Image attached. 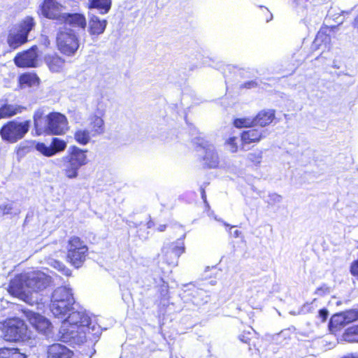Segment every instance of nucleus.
<instances>
[{
	"instance_id": "5701e85b",
	"label": "nucleus",
	"mask_w": 358,
	"mask_h": 358,
	"mask_svg": "<svg viewBox=\"0 0 358 358\" xmlns=\"http://www.w3.org/2000/svg\"><path fill=\"white\" fill-rule=\"evenodd\" d=\"M275 117V113L273 110H262L260 111L257 116L253 119V122L255 125H259L261 127H265L272 122Z\"/></svg>"
},
{
	"instance_id": "864d4df0",
	"label": "nucleus",
	"mask_w": 358,
	"mask_h": 358,
	"mask_svg": "<svg viewBox=\"0 0 358 358\" xmlns=\"http://www.w3.org/2000/svg\"><path fill=\"white\" fill-rule=\"evenodd\" d=\"M296 336H297V338H298L299 339H300V336H303V334H301V332H297V333H296Z\"/></svg>"
},
{
	"instance_id": "f704fd0d",
	"label": "nucleus",
	"mask_w": 358,
	"mask_h": 358,
	"mask_svg": "<svg viewBox=\"0 0 358 358\" xmlns=\"http://www.w3.org/2000/svg\"><path fill=\"white\" fill-rule=\"evenodd\" d=\"M238 138L236 136H231L227 138L225 141V145L228 150L231 152H236L238 148Z\"/></svg>"
},
{
	"instance_id": "7ed1b4c3",
	"label": "nucleus",
	"mask_w": 358,
	"mask_h": 358,
	"mask_svg": "<svg viewBox=\"0 0 358 358\" xmlns=\"http://www.w3.org/2000/svg\"><path fill=\"white\" fill-rule=\"evenodd\" d=\"M34 123L37 135L46 134L49 135H61L69 129L68 121L65 115L60 113H51L45 119L41 110L35 112Z\"/></svg>"
},
{
	"instance_id": "79ce46f5",
	"label": "nucleus",
	"mask_w": 358,
	"mask_h": 358,
	"mask_svg": "<svg viewBox=\"0 0 358 358\" xmlns=\"http://www.w3.org/2000/svg\"><path fill=\"white\" fill-rule=\"evenodd\" d=\"M257 83L255 80H250L245 82L242 85L243 87L247 88V89H251L257 87Z\"/></svg>"
},
{
	"instance_id": "9d476101",
	"label": "nucleus",
	"mask_w": 358,
	"mask_h": 358,
	"mask_svg": "<svg viewBox=\"0 0 358 358\" xmlns=\"http://www.w3.org/2000/svg\"><path fill=\"white\" fill-rule=\"evenodd\" d=\"M67 260L76 268H79L85 261L88 248L79 237H71L67 247Z\"/></svg>"
},
{
	"instance_id": "a878e982",
	"label": "nucleus",
	"mask_w": 358,
	"mask_h": 358,
	"mask_svg": "<svg viewBox=\"0 0 358 358\" xmlns=\"http://www.w3.org/2000/svg\"><path fill=\"white\" fill-rule=\"evenodd\" d=\"M23 108L17 105L5 104L0 108V117L1 118L10 117L20 113Z\"/></svg>"
},
{
	"instance_id": "8fccbe9b",
	"label": "nucleus",
	"mask_w": 358,
	"mask_h": 358,
	"mask_svg": "<svg viewBox=\"0 0 358 358\" xmlns=\"http://www.w3.org/2000/svg\"><path fill=\"white\" fill-rule=\"evenodd\" d=\"M166 228V224H160V225L157 227V230H158L159 231H161V232H162V231H165Z\"/></svg>"
},
{
	"instance_id": "39448f33",
	"label": "nucleus",
	"mask_w": 358,
	"mask_h": 358,
	"mask_svg": "<svg viewBox=\"0 0 358 358\" xmlns=\"http://www.w3.org/2000/svg\"><path fill=\"white\" fill-rule=\"evenodd\" d=\"M58 50L64 55L73 56L80 47V41L75 30L64 27L60 29L57 35Z\"/></svg>"
},
{
	"instance_id": "7c9ffc66",
	"label": "nucleus",
	"mask_w": 358,
	"mask_h": 358,
	"mask_svg": "<svg viewBox=\"0 0 358 358\" xmlns=\"http://www.w3.org/2000/svg\"><path fill=\"white\" fill-rule=\"evenodd\" d=\"M19 82L22 87L24 85L32 86L38 83V78L34 74L24 73L20 76Z\"/></svg>"
},
{
	"instance_id": "ea45409f",
	"label": "nucleus",
	"mask_w": 358,
	"mask_h": 358,
	"mask_svg": "<svg viewBox=\"0 0 358 358\" xmlns=\"http://www.w3.org/2000/svg\"><path fill=\"white\" fill-rule=\"evenodd\" d=\"M185 252V246L183 243H179V245L175 246L172 249V253L178 259Z\"/></svg>"
},
{
	"instance_id": "4468645a",
	"label": "nucleus",
	"mask_w": 358,
	"mask_h": 358,
	"mask_svg": "<svg viewBox=\"0 0 358 358\" xmlns=\"http://www.w3.org/2000/svg\"><path fill=\"white\" fill-rule=\"evenodd\" d=\"M30 324L37 331L48 335L52 330V324L45 317L35 313H29L27 315Z\"/></svg>"
},
{
	"instance_id": "a211bd4d",
	"label": "nucleus",
	"mask_w": 358,
	"mask_h": 358,
	"mask_svg": "<svg viewBox=\"0 0 358 358\" xmlns=\"http://www.w3.org/2000/svg\"><path fill=\"white\" fill-rule=\"evenodd\" d=\"M358 319V311L350 310L341 314L334 315L330 321V324L337 326H345Z\"/></svg>"
},
{
	"instance_id": "c85d7f7f",
	"label": "nucleus",
	"mask_w": 358,
	"mask_h": 358,
	"mask_svg": "<svg viewBox=\"0 0 358 358\" xmlns=\"http://www.w3.org/2000/svg\"><path fill=\"white\" fill-rule=\"evenodd\" d=\"M0 358H27L25 355L21 353L17 349L1 348L0 349Z\"/></svg>"
},
{
	"instance_id": "ddd939ff",
	"label": "nucleus",
	"mask_w": 358,
	"mask_h": 358,
	"mask_svg": "<svg viewBox=\"0 0 358 358\" xmlns=\"http://www.w3.org/2000/svg\"><path fill=\"white\" fill-rule=\"evenodd\" d=\"M185 297H187V299L196 306H201L208 303L210 297L206 291L197 288L192 285L185 290Z\"/></svg>"
},
{
	"instance_id": "f8f14e48",
	"label": "nucleus",
	"mask_w": 358,
	"mask_h": 358,
	"mask_svg": "<svg viewBox=\"0 0 358 358\" xmlns=\"http://www.w3.org/2000/svg\"><path fill=\"white\" fill-rule=\"evenodd\" d=\"M36 47H32L29 50L17 54L14 62L19 67H36L38 63V54Z\"/></svg>"
},
{
	"instance_id": "c9c22d12",
	"label": "nucleus",
	"mask_w": 358,
	"mask_h": 358,
	"mask_svg": "<svg viewBox=\"0 0 358 358\" xmlns=\"http://www.w3.org/2000/svg\"><path fill=\"white\" fill-rule=\"evenodd\" d=\"M234 124L237 128L251 127L255 126L253 119L250 118H238L234 120Z\"/></svg>"
},
{
	"instance_id": "f257e3e1",
	"label": "nucleus",
	"mask_w": 358,
	"mask_h": 358,
	"mask_svg": "<svg viewBox=\"0 0 358 358\" xmlns=\"http://www.w3.org/2000/svg\"><path fill=\"white\" fill-rule=\"evenodd\" d=\"M99 332V327L92 323L85 310H74L73 308L62 321L59 335L63 342L80 345L86 341L87 333L96 334Z\"/></svg>"
},
{
	"instance_id": "dca6fc26",
	"label": "nucleus",
	"mask_w": 358,
	"mask_h": 358,
	"mask_svg": "<svg viewBox=\"0 0 358 358\" xmlns=\"http://www.w3.org/2000/svg\"><path fill=\"white\" fill-rule=\"evenodd\" d=\"M74 302V299L63 301H59V302H54V300H51L50 309L55 317L63 319L73 309L72 306Z\"/></svg>"
},
{
	"instance_id": "58836bf2",
	"label": "nucleus",
	"mask_w": 358,
	"mask_h": 358,
	"mask_svg": "<svg viewBox=\"0 0 358 358\" xmlns=\"http://www.w3.org/2000/svg\"><path fill=\"white\" fill-rule=\"evenodd\" d=\"M282 196L276 193H272L268 195V200L267 202L271 205L279 203L282 201Z\"/></svg>"
},
{
	"instance_id": "4c0bfd02",
	"label": "nucleus",
	"mask_w": 358,
	"mask_h": 358,
	"mask_svg": "<svg viewBox=\"0 0 358 358\" xmlns=\"http://www.w3.org/2000/svg\"><path fill=\"white\" fill-rule=\"evenodd\" d=\"M52 265L53 267L60 271L65 275H69L71 274V271L66 268V266L62 263L58 261H52Z\"/></svg>"
},
{
	"instance_id": "0eeeda50",
	"label": "nucleus",
	"mask_w": 358,
	"mask_h": 358,
	"mask_svg": "<svg viewBox=\"0 0 358 358\" xmlns=\"http://www.w3.org/2000/svg\"><path fill=\"white\" fill-rule=\"evenodd\" d=\"M35 26L34 18L27 17L19 24L13 27L8 36L7 42L8 45L15 49L27 41V36L29 31Z\"/></svg>"
},
{
	"instance_id": "f3484780",
	"label": "nucleus",
	"mask_w": 358,
	"mask_h": 358,
	"mask_svg": "<svg viewBox=\"0 0 358 358\" xmlns=\"http://www.w3.org/2000/svg\"><path fill=\"white\" fill-rule=\"evenodd\" d=\"M66 25L73 28H79L85 30L87 26L86 18L84 15L80 13H65L61 20Z\"/></svg>"
},
{
	"instance_id": "49530a36",
	"label": "nucleus",
	"mask_w": 358,
	"mask_h": 358,
	"mask_svg": "<svg viewBox=\"0 0 358 358\" xmlns=\"http://www.w3.org/2000/svg\"><path fill=\"white\" fill-rule=\"evenodd\" d=\"M230 234L234 238H238L240 236V234H241V232L239 230L236 229V230H234L233 231H230Z\"/></svg>"
},
{
	"instance_id": "37998d69",
	"label": "nucleus",
	"mask_w": 358,
	"mask_h": 358,
	"mask_svg": "<svg viewBox=\"0 0 358 358\" xmlns=\"http://www.w3.org/2000/svg\"><path fill=\"white\" fill-rule=\"evenodd\" d=\"M319 317H321L322 322H324L328 317V311L326 309L320 310L319 311Z\"/></svg>"
},
{
	"instance_id": "a18cd8bd",
	"label": "nucleus",
	"mask_w": 358,
	"mask_h": 358,
	"mask_svg": "<svg viewBox=\"0 0 358 358\" xmlns=\"http://www.w3.org/2000/svg\"><path fill=\"white\" fill-rule=\"evenodd\" d=\"M239 339L241 341L245 343H249V341H250V338L248 336H246L245 335H240L239 336Z\"/></svg>"
},
{
	"instance_id": "9b49d317",
	"label": "nucleus",
	"mask_w": 358,
	"mask_h": 358,
	"mask_svg": "<svg viewBox=\"0 0 358 358\" xmlns=\"http://www.w3.org/2000/svg\"><path fill=\"white\" fill-rule=\"evenodd\" d=\"M64 7L56 0H44L41 7V14L49 19L61 21L65 13Z\"/></svg>"
},
{
	"instance_id": "412c9836",
	"label": "nucleus",
	"mask_w": 358,
	"mask_h": 358,
	"mask_svg": "<svg viewBox=\"0 0 358 358\" xmlns=\"http://www.w3.org/2000/svg\"><path fill=\"white\" fill-rule=\"evenodd\" d=\"M112 6V0H88L87 8L97 9L101 15L107 14Z\"/></svg>"
},
{
	"instance_id": "aec40b11",
	"label": "nucleus",
	"mask_w": 358,
	"mask_h": 358,
	"mask_svg": "<svg viewBox=\"0 0 358 358\" xmlns=\"http://www.w3.org/2000/svg\"><path fill=\"white\" fill-rule=\"evenodd\" d=\"M266 131L263 129H250L244 131L241 134V141L243 144H249L258 142L262 138L266 136Z\"/></svg>"
},
{
	"instance_id": "a19ab883",
	"label": "nucleus",
	"mask_w": 358,
	"mask_h": 358,
	"mask_svg": "<svg viewBox=\"0 0 358 358\" xmlns=\"http://www.w3.org/2000/svg\"><path fill=\"white\" fill-rule=\"evenodd\" d=\"M12 210L11 203H6L0 205V216L9 214Z\"/></svg>"
},
{
	"instance_id": "3c124183",
	"label": "nucleus",
	"mask_w": 358,
	"mask_h": 358,
	"mask_svg": "<svg viewBox=\"0 0 358 358\" xmlns=\"http://www.w3.org/2000/svg\"><path fill=\"white\" fill-rule=\"evenodd\" d=\"M333 9L331 8L329 12H328V14H327V17H333L334 16V15L333 14Z\"/></svg>"
},
{
	"instance_id": "09e8293b",
	"label": "nucleus",
	"mask_w": 358,
	"mask_h": 358,
	"mask_svg": "<svg viewBox=\"0 0 358 358\" xmlns=\"http://www.w3.org/2000/svg\"><path fill=\"white\" fill-rule=\"evenodd\" d=\"M343 358H358V354L357 353H355V354H349L346 356H345Z\"/></svg>"
},
{
	"instance_id": "cd10ccee",
	"label": "nucleus",
	"mask_w": 358,
	"mask_h": 358,
	"mask_svg": "<svg viewBox=\"0 0 358 358\" xmlns=\"http://www.w3.org/2000/svg\"><path fill=\"white\" fill-rule=\"evenodd\" d=\"M331 43V37L327 34L324 31L320 30L314 41L315 45L317 47H322L324 45L325 48L329 49Z\"/></svg>"
},
{
	"instance_id": "1a4fd4ad",
	"label": "nucleus",
	"mask_w": 358,
	"mask_h": 358,
	"mask_svg": "<svg viewBox=\"0 0 358 358\" xmlns=\"http://www.w3.org/2000/svg\"><path fill=\"white\" fill-rule=\"evenodd\" d=\"M194 142L200 147L197 152L202 165L209 169L218 167L220 157L214 145L210 144L201 137L195 138Z\"/></svg>"
},
{
	"instance_id": "20e7f679",
	"label": "nucleus",
	"mask_w": 358,
	"mask_h": 358,
	"mask_svg": "<svg viewBox=\"0 0 358 358\" xmlns=\"http://www.w3.org/2000/svg\"><path fill=\"white\" fill-rule=\"evenodd\" d=\"M87 150L77 146L69 148L67 154L62 158V172L69 179H75L78 176L79 169L88 163Z\"/></svg>"
},
{
	"instance_id": "473e14b6",
	"label": "nucleus",
	"mask_w": 358,
	"mask_h": 358,
	"mask_svg": "<svg viewBox=\"0 0 358 358\" xmlns=\"http://www.w3.org/2000/svg\"><path fill=\"white\" fill-rule=\"evenodd\" d=\"M55 155L62 151H64L66 148V141L58 138H53L50 144Z\"/></svg>"
},
{
	"instance_id": "b1692460",
	"label": "nucleus",
	"mask_w": 358,
	"mask_h": 358,
	"mask_svg": "<svg viewBox=\"0 0 358 358\" xmlns=\"http://www.w3.org/2000/svg\"><path fill=\"white\" fill-rule=\"evenodd\" d=\"M89 120L92 136L100 135L104 132V122L101 117L93 115L90 117Z\"/></svg>"
},
{
	"instance_id": "6e6552de",
	"label": "nucleus",
	"mask_w": 358,
	"mask_h": 358,
	"mask_svg": "<svg viewBox=\"0 0 358 358\" xmlns=\"http://www.w3.org/2000/svg\"><path fill=\"white\" fill-rule=\"evenodd\" d=\"M30 122L9 121L0 129L1 138L10 143H14L22 139L29 131Z\"/></svg>"
},
{
	"instance_id": "4d7b16f0",
	"label": "nucleus",
	"mask_w": 358,
	"mask_h": 358,
	"mask_svg": "<svg viewBox=\"0 0 358 358\" xmlns=\"http://www.w3.org/2000/svg\"><path fill=\"white\" fill-rule=\"evenodd\" d=\"M343 22V20L338 21L339 24H341Z\"/></svg>"
},
{
	"instance_id": "6e6d98bb",
	"label": "nucleus",
	"mask_w": 358,
	"mask_h": 358,
	"mask_svg": "<svg viewBox=\"0 0 358 358\" xmlns=\"http://www.w3.org/2000/svg\"><path fill=\"white\" fill-rule=\"evenodd\" d=\"M152 222H149L148 223V228H150V227H151V226H152Z\"/></svg>"
},
{
	"instance_id": "2eb2a0df",
	"label": "nucleus",
	"mask_w": 358,
	"mask_h": 358,
	"mask_svg": "<svg viewBox=\"0 0 358 358\" xmlns=\"http://www.w3.org/2000/svg\"><path fill=\"white\" fill-rule=\"evenodd\" d=\"M107 24V20H101L98 16L92 15L89 20L87 31L93 40L96 39L105 31Z\"/></svg>"
},
{
	"instance_id": "72a5a7b5",
	"label": "nucleus",
	"mask_w": 358,
	"mask_h": 358,
	"mask_svg": "<svg viewBox=\"0 0 358 358\" xmlns=\"http://www.w3.org/2000/svg\"><path fill=\"white\" fill-rule=\"evenodd\" d=\"M345 339L349 342H358V325L351 327L346 330Z\"/></svg>"
},
{
	"instance_id": "393cba45",
	"label": "nucleus",
	"mask_w": 358,
	"mask_h": 358,
	"mask_svg": "<svg viewBox=\"0 0 358 358\" xmlns=\"http://www.w3.org/2000/svg\"><path fill=\"white\" fill-rule=\"evenodd\" d=\"M46 62L50 70L52 72L60 71L65 64L64 60L57 55L48 56L46 58Z\"/></svg>"
},
{
	"instance_id": "603ef678",
	"label": "nucleus",
	"mask_w": 358,
	"mask_h": 358,
	"mask_svg": "<svg viewBox=\"0 0 358 358\" xmlns=\"http://www.w3.org/2000/svg\"><path fill=\"white\" fill-rule=\"evenodd\" d=\"M201 193H202V198H203L204 202H206V194H205V192H204L203 189H202V192Z\"/></svg>"
},
{
	"instance_id": "f03ea898",
	"label": "nucleus",
	"mask_w": 358,
	"mask_h": 358,
	"mask_svg": "<svg viewBox=\"0 0 358 358\" xmlns=\"http://www.w3.org/2000/svg\"><path fill=\"white\" fill-rule=\"evenodd\" d=\"M50 283V278L40 271L21 273L11 280L8 292L27 303L36 301L34 294L44 290Z\"/></svg>"
},
{
	"instance_id": "de8ad7c7",
	"label": "nucleus",
	"mask_w": 358,
	"mask_h": 358,
	"mask_svg": "<svg viewBox=\"0 0 358 358\" xmlns=\"http://www.w3.org/2000/svg\"><path fill=\"white\" fill-rule=\"evenodd\" d=\"M215 220L218 221V222H221L222 223H223V224L226 227H229V229L231 230L234 227L233 226H230L229 224H227V222H224L222 220L217 217H215Z\"/></svg>"
},
{
	"instance_id": "e433bc0d",
	"label": "nucleus",
	"mask_w": 358,
	"mask_h": 358,
	"mask_svg": "<svg viewBox=\"0 0 358 358\" xmlns=\"http://www.w3.org/2000/svg\"><path fill=\"white\" fill-rule=\"evenodd\" d=\"M248 159L256 165L259 164L262 159V152L261 150H256L250 152L248 155Z\"/></svg>"
},
{
	"instance_id": "c756f323",
	"label": "nucleus",
	"mask_w": 358,
	"mask_h": 358,
	"mask_svg": "<svg viewBox=\"0 0 358 358\" xmlns=\"http://www.w3.org/2000/svg\"><path fill=\"white\" fill-rule=\"evenodd\" d=\"M34 148L38 152L45 157H50L55 155V152H53L50 145H48L44 143L35 141Z\"/></svg>"
},
{
	"instance_id": "2f4dec72",
	"label": "nucleus",
	"mask_w": 358,
	"mask_h": 358,
	"mask_svg": "<svg viewBox=\"0 0 358 358\" xmlns=\"http://www.w3.org/2000/svg\"><path fill=\"white\" fill-rule=\"evenodd\" d=\"M35 141H25L18 146L17 149V155L19 158L23 157L25 155L30 152L32 150Z\"/></svg>"
},
{
	"instance_id": "c03bdc74",
	"label": "nucleus",
	"mask_w": 358,
	"mask_h": 358,
	"mask_svg": "<svg viewBox=\"0 0 358 358\" xmlns=\"http://www.w3.org/2000/svg\"><path fill=\"white\" fill-rule=\"evenodd\" d=\"M351 273L353 275L358 276V260L352 265Z\"/></svg>"
},
{
	"instance_id": "4be33fe9",
	"label": "nucleus",
	"mask_w": 358,
	"mask_h": 358,
	"mask_svg": "<svg viewBox=\"0 0 358 358\" xmlns=\"http://www.w3.org/2000/svg\"><path fill=\"white\" fill-rule=\"evenodd\" d=\"M73 293L70 288L67 287H59L55 289L52 294L51 300L54 302L73 300Z\"/></svg>"
},
{
	"instance_id": "bb28decb",
	"label": "nucleus",
	"mask_w": 358,
	"mask_h": 358,
	"mask_svg": "<svg viewBox=\"0 0 358 358\" xmlns=\"http://www.w3.org/2000/svg\"><path fill=\"white\" fill-rule=\"evenodd\" d=\"M91 131L87 129H78L74 133V138L80 145H87L91 138Z\"/></svg>"
},
{
	"instance_id": "13d9d810",
	"label": "nucleus",
	"mask_w": 358,
	"mask_h": 358,
	"mask_svg": "<svg viewBox=\"0 0 358 358\" xmlns=\"http://www.w3.org/2000/svg\"><path fill=\"white\" fill-rule=\"evenodd\" d=\"M1 117H0V119H1Z\"/></svg>"
},
{
	"instance_id": "6ab92c4d",
	"label": "nucleus",
	"mask_w": 358,
	"mask_h": 358,
	"mask_svg": "<svg viewBox=\"0 0 358 358\" xmlns=\"http://www.w3.org/2000/svg\"><path fill=\"white\" fill-rule=\"evenodd\" d=\"M73 352L64 345L55 343L48 350V358H71Z\"/></svg>"
},
{
	"instance_id": "5fc2aeb1",
	"label": "nucleus",
	"mask_w": 358,
	"mask_h": 358,
	"mask_svg": "<svg viewBox=\"0 0 358 358\" xmlns=\"http://www.w3.org/2000/svg\"><path fill=\"white\" fill-rule=\"evenodd\" d=\"M322 291V288H318L316 290V294H320Z\"/></svg>"
},
{
	"instance_id": "423d86ee",
	"label": "nucleus",
	"mask_w": 358,
	"mask_h": 358,
	"mask_svg": "<svg viewBox=\"0 0 358 358\" xmlns=\"http://www.w3.org/2000/svg\"><path fill=\"white\" fill-rule=\"evenodd\" d=\"M3 338L8 341H24L30 336L24 322L17 317L6 320L1 329Z\"/></svg>"
}]
</instances>
